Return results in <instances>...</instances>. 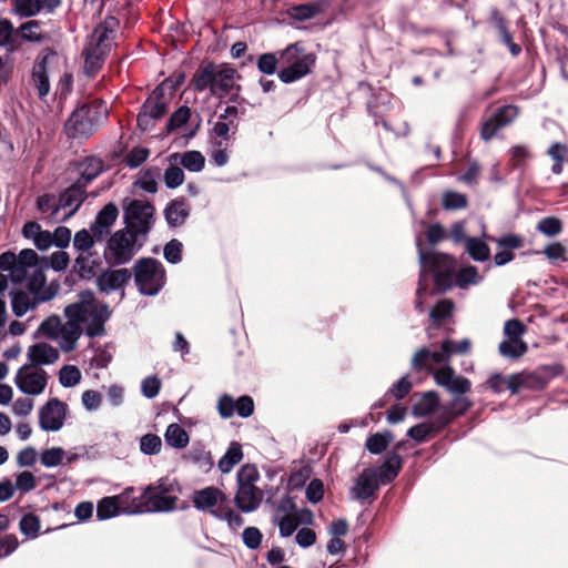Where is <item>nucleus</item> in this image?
<instances>
[{"mask_svg":"<svg viewBox=\"0 0 568 568\" xmlns=\"http://www.w3.org/2000/svg\"><path fill=\"white\" fill-rule=\"evenodd\" d=\"M417 247L420 263V275L415 306L423 312L422 297L427 291V273L433 275L434 282L438 288H448L453 286V276L457 264L456 261L447 254L436 252L425 253L420 247L419 239H417Z\"/></svg>","mask_w":568,"mask_h":568,"instance_id":"nucleus-1","label":"nucleus"},{"mask_svg":"<svg viewBox=\"0 0 568 568\" xmlns=\"http://www.w3.org/2000/svg\"><path fill=\"white\" fill-rule=\"evenodd\" d=\"M67 312L77 317L79 325L89 337L102 336L104 325L111 316L109 306L99 302L90 291L82 292L79 301L67 306Z\"/></svg>","mask_w":568,"mask_h":568,"instance_id":"nucleus-2","label":"nucleus"},{"mask_svg":"<svg viewBox=\"0 0 568 568\" xmlns=\"http://www.w3.org/2000/svg\"><path fill=\"white\" fill-rule=\"evenodd\" d=\"M113 45L114 30L109 22L98 24L87 38L82 50V70L88 78H93L100 72Z\"/></svg>","mask_w":568,"mask_h":568,"instance_id":"nucleus-3","label":"nucleus"},{"mask_svg":"<svg viewBox=\"0 0 568 568\" xmlns=\"http://www.w3.org/2000/svg\"><path fill=\"white\" fill-rule=\"evenodd\" d=\"M108 106L103 102L79 105L65 122V133L71 139H88L108 118Z\"/></svg>","mask_w":568,"mask_h":568,"instance_id":"nucleus-4","label":"nucleus"},{"mask_svg":"<svg viewBox=\"0 0 568 568\" xmlns=\"http://www.w3.org/2000/svg\"><path fill=\"white\" fill-rule=\"evenodd\" d=\"M281 70L277 75L283 83H293L312 72L316 55L306 52L303 44L295 42L278 51Z\"/></svg>","mask_w":568,"mask_h":568,"instance_id":"nucleus-5","label":"nucleus"},{"mask_svg":"<svg viewBox=\"0 0 568 568\" xmlns=\"http://www.w3.org/2000/svg\"><path fill=\"white\" fill-rule=\"evenodd\" d=\"M14 284H26L29 292H39L45 286L42 262L32 248H24L18 254V261L10 273Z\"/></svg>","mask_w":568,"mask_h":568,"instance_id":"nucleus-6","label":"nucleus"},{"mask_svg":"<svg viewBox=\"0 0 568 568\" xmlns=\"http://www.w3.org/2000/svg\"><path fill=\"white\" fill-rule=\"evenodd\" d=\"M260 479V473L256 466L252 464L243 465L236 474L237 491L235 494V504L244 513L256 510L263 499V493L256 487Z\"/></svg>","mask_w":568,"mask_h":568,"instance_id":"nucleus-7","label":"nucleus"},{"mask_svg":"<svg viewBox=\"0 0 568 568\" xmlns=\"http://www.w3.org/2000/svg\"><path fill=\"white\" fill-rule=\"evenodd\" d=\"M154 212L155 209L150 202L131 200L124 206V230L144 242L154 224Z\"/></svg>","mask_w":568,"mask_h":568,"instance_id":"nucleus-8","label":"nucleus"},{"mask_svg":"<svg viewBox=\"0 0 568 568\" xmlns=\"http://www.w3.org/2000/svg\"><path fill=\"white\" fill-rule=\"evenodd\" d=\"M135 283L141 294L156 295L165 283V270L161 262L148 257L134 265Z\"/></svg>","mask_w":568,"mask_h":568,"instance_id":"nucleus-9","label":"nucleus"},{"mask_svg":"<svg viewBox=\"0 0 568 568\" xmlns=\"http://www.w3.org/2000/svg\"><path fill=\"white\" fill-rule=\"evenodd\" d=\"M143 241L135 239L133 234L125 230L116 231L106 243L104 258L110 265H123L129 263Z\"/></svg>","mask_w":568,"mask_h":568,"instance_id":"nucleus-10","label":"nucleus"},{"mask_svg":"<svg viewBox=\"0 0 568 568\" xmlns=\"http://www.w3.org/2000/svg\"><path fill=\"white\" fill-rule=\"evenodd\" d=\"M179 488L174 480L161 478L155 485L144 488L148 513H165L176 508Z\"/></svg>","mask_w":568,"mask_h":568,"instance_id":"nucleus-11","label":"nucleus"},{"mask_svg":"<svg viewBox=\"0 0 568 568\" xmlns=\"http://www.w3.org/2000/svg\"><path fill=\"white\" fill-rule=\"evenodd\" d=\"M32 296L21 290L10 292L11 308L17 317H22L29 311L34 310L40 303L52 300L57 293L51 286H43L39 292H30Z\"/></svg>","mask_w":568,"mask_h":568,"instance_id":"nucleus-12","label":"nucleus"},{"mask_svg":"<svg viewBox=\"0 0 568 568\" xmlns=\"http://www.w3.org/2000/svg\"><path fill=\"white\" fill-rule=\"evenodd\" d=\"M16 385L23 394L39 395L47 386V373L40 367L24 365L17 372Z\"/></svg>","mask_w":568,"mask_h":568,"instance_id":"nucleus-13","label":"nucleus"},{"mask_svg":"<svg viewBox=\"0 0 568 568\" xmlns=\"http://www.w3.org/2000/svg\"><path fill=\"white\" fill-rule=\"evenodd\" d=\"M518 115V108L507 104L495 110L483 123L480 136L484 141L491 140L496 133L509 125Z\"/></svg>","mask_w":568,"mask_h":568,"instance_id":"nucleus-14","label":"nucleus"},{"mask_svg":"<svg viewBox=\"0 0 568 568\" xmlns=\"http://www.w3.org/2000/svg\"><path fill=\"white\" fill-rule=\"evenodd\" d=\"M67 405L58 398L48 400L39 410V425L45 432H58L63 427Z\"/></svg>","mask_w":568,"mask_h":568,"instance_id":"nucleus-15","label":"nucleus"},{"mask_svg":"<svg viewBox=\"0 0 568 568\" xmlns=\"http://www.w3.org/2000/svg\"><path fill=\"white\" fill-rule=\"evenodd\" d=\"M85 199L87 189L75 182L59 194L58 203L63 222H67L79 211Z\"/></svg>","mask_w":568,"mask_h":568,"instance_id":"nucleus-16","label":"nucleus"},{"mask_svg":"<svg viewBox=\"0 0 568 568\" xmlns=\"http://www.w3.org/2000/svg\"><path fill=\"white\" fill-rule=\"evenodd\" d=\"M433 375L437 385L445 387L454 395H464L471 388L470 381L464 376L456 375L448 365L434 371Z\"/></svg>","mask_w":568,"mask_h":568,"instance_id":"nucleus-17","label":"nucleus"},{"mask_svg":"<svg viewBox=\"0 0 568 568\" xmlns=\"http://www.w3.org/2000/svg\"><path fill=\"white\" fill-rule=\"evenodd\" d=\"M225 500V495L213 486L196 490L193 495L194 507L203 511L209 510L215 517H222L221 505Z\"/></svg>","mask_w":568,"mask_h":568,"instance_id":"nucleus-18","label":"nucleus"},{"mask_svg":"<svg viewBox=\"0 0 568 568\" xmlns=\"http://www.w3.org/2000/svg\"><path fill=\"white\" fill-rule=\"evenodd\" d=\"M379 486L376 468H364L355 479L354 486L349 490L351 499L366 500L375 495Z\"/></svg>","mask_w":568,"mask_h":568,"instance_id":"nucleus-19","label":"nucleus"},{"mask_svg":"<svg viewBox=\"0 0 568 568\" xmlns=\"http://www.w3.org/2000/svg\"><path fill=\"white\" fill-rule=\"evenodd\" d=\"M454 341L445 339L442 343L440 349L430 352L427 347L418 349L412 359V367L415 371H422L426 368L428 361L430 359L434 364L447 363L452 356V346Z\"/></svg>","mask_w":568,"mask_h":568,"instance_id":"nucleus-20","label":"nucleus"},{"mask_svg":"<svg viewBox=\"0 0 568 568\" xmlns=\"http://www.w3.org/2000/svg\"><path fill=\"white\" fill-rule=\"evenodd\" d=\"M131 280V272L128 268H106L97 275V286L100 292L109 294L122 290Z\"/></svg>","mask_w":568,"mask_h":568,"instance_id":"nucleus-21","label":"nucleus"},{"mask_svg":"<svg viewBox=\"0 0 568 568\" xmlns=\"http://www.w3.org/2000/svg\"><path fill=\"white\" fill-rule=\"evenodd\" d=\"M64 315L67 322L61 325L55 341L63 352L69 353L77 347V343L83 333V327L79 325L77 317L71 316V314L67 312V307L64 308Z\"/></svg>","mask_w":568,"mask_h":568,"instance_id":"nucleus-22","label":"nucleus"},{"mask_svg":"<svg viewBox=\"0 0 568 568\" xmlns=\"http://www.w3.org/2000/svg\"><path fill=\"white\" fill-rule=\"evenodd\" d=\"M405 445L404 442L395 446V452L387 455L384 463L376 468L377 479L379 485H387L392 483L402 469V458L398 450Z\"/></svg>","mask_w":568,"mask_h":568,"instance_id":"nucleus-23","label":"nucleus"},{"mask_svg":"<svg viewBox=\"0 0 568 568\" xmlns=\"http://www.w3.org/2000/svg\"><path fill=\"white\" fill-rule=\"evenodd\" d=\"M119 210L114 203L105 204L97 214L90 231L97 239H101L110 233L111 226L115 223Z\"/></svg>","mask_w":568,"mask_h":568,"instance_id":"nucleus-24","label":"nucleus"},{"mask_svg":"<svg viewBox=\"0 0 568 568\" xmlns=\"http://www.w3.org/2000/svg\"><path fill=\"white\" fill-rule=\"evenodd\" d=\"M101 260L97 252L79 253L75 257L73 270L82 280H91L98 275Z\"/></svg>","mask_w":568,"mask_h":568,"instance_id":"nucleus-25","label":"nucleus"},{"mask_svg":"<svg viewBox=\"0 0 568 568\" xmlns=\"http://www.w3.org/2000/svg\"><path fill=\"white\" fill-rule=\"evenodd\" d=\"M60 4V0H12L16 14L29 18L38 14L43 8L52 11Z\"/></svg>","mask_w":568,"mask_h":568,"instance_id":"nucleus-26","label":"nucleus"},{"mask_svg":"<svg viewBox=\"0 0 568 568\" xmlns=\"http://www.w3.org/2000/svg\"><path fill=\"white\" fill-rule=\"evenodd\" d=\"M121 510L126 515H136L148 513L146 498L144 491L140 496H134V488L129 487L118 495Z\"/></svg>","mask_w":568,"mask_h":568,"instance_id":"nucleus-27","label":"nucleus"},{"mask_svg":"<svg viewBox=\"0 0 568 568\" xmlns=\"http://www.w3.org/2000/svg\"><path fill=\"white\" fill-rule=\"evenodd\" d=\"M36 206L41 216L50 223H62L58 197L54 194H42L37 197Z\"/></svg>","mask_w":568,"mask_h":568,"instance_id":"nucleus-28","label":"nucleus"},{"mask_svg":"<svg viewBox=\"0 0 568 568\" xmlns=\"http://www.w3.org/2000/svg\"><path fill=\"white\" fill-rule=\"evenodd\" d=\"M103 161L97 156H88L80 164V176L75 183L87 189L88 185L103 172Z\"/></svg>","mask_w":568,"mask_h":568,"instance_id":"nucleus-29","label":"nucleus"},{"mask_svg":"<svg viewBox=\"0 0 568 568\" xmlns=\"http://www.w3.org/2000/svg\"><path fill=\"white\" fill-rule=\"evenodd\" d=\"M28 357L32 366L53 364L59 358V352L53 346L39 343L29 347Z\"/></svg>","mask_w":568,"mask_h":568,"instance_id":"nucleus-30","label":"nucleus"},{"mask_svg":"<svg viewBox=\"0 0 568 568\" xmlns=\"http://www.w3.org/2000/svg\"><path fill=\"white\" fill-rule=\"evenodd\" d=\"M237 72L233 68L229 67H216L214 64V82H213V95L227 94L234 87V81Z\"/></svg>","mask_w":568,"mask_h":568,"instance_id":"nucleus-31","label":"nucleus"},{"mask_svg":"<svg viewBox=\"0 0 568 568\" xmlns=\"http://www.w3.org/2000/svg\"><path fill=\"white\" fill-rule=\"evenodd\" d=\"M190 214V206L184 199H176L170 202L165 210L164 216L168 224L172 227L182 225Z\"/></svg>","mask_w":568,"mask_h":568,"instance_id":"nucleus-32","label":"nucleus"},{"mask_svg":"<svg viewBox=\"0 0 568 568\" xmlns=\"http://www.w3.org/2000/svg\"><path fill=\"white\" fill-rule=\"evenodd\" d=\"M169 80H166L162 85L158 87L152 95L146 99L143 103L142 109L150 114V116L156 121L164 116L168 111V103L162 99L163 85L166 84Z\"/></svg>","mask_w":568,"mask_h":568,"instance_id":"nucleus-33","label":"nucleus"},{"mask_svg":"<svg viewBox=\"0 0 568 568\" xmlns=\"http://www.w3.org/2000/svg\"><path fill=\"white\" fill-rule=\"evenodd\" d=\"M214 63L209 62L201 65L192 78V84L194 90L199 92H203L209 90L211 95H213V82H214Z\"/></svg>","mask_w":568,"mask_h":568,"instance_id":"nucleus-34","label":"nucleus"},{"mask_svg":"<svg viewBox=\"0 0 568 568\" xmlns=\"http://www.w3.org/2000/svg\"><path fill=\"white\" fill-rule=\"evenodd\" d=\"M242 446L237 442H232L225 454L217 463L219 469L223 474H227L233 469L235 465H237L242 460Z\"/></svg>","mask_w":568,"mask_h":568,"instance_id":"nucleus-35","label":"nucleus"},{"mask_svg":"<svg viewBox=\"0 0 568 568\" xmlns=\"http://www.w3.org/2000/svg\"><path fill=\"white\" fill-rule=\"evenodd\" d=\"M443 423H420L407 430V436L414 439L417 443H424L428 438L435 436L440 428L443 427Z\"/></svg>","mask_w":568,"mask_h":568,"instance_id":"nucleus-36","label":"nucleus"},{"mask_svg":"<svg viewBox=\"0 0 568 568\" xmlns=\"http://www.w3.org/2000/svg\"><path fill=\"white\" fill-rule=\"evenodd\" d=\"M547 155L554 161L551 172L559 175L564 171V164L568 159V146L561 142H554L547 150Z\"/></svg>","mask_w":568,"mask_h":568,"instance_id":"nucleus-37","label":"nucleus"},{"mask_svg":"<svg viewBox=\"0 0 568 568\" xmlns=\"http://www.w3.org/2000/svg\"><path fill=\"white\" fill-rule=\"evenodd\" d=\"M439 399L435 392L425 393L414 405L413 414L417 417H426L438 407Z\"/></svg>","mask_w":568,"mask_h":568,"instance_id":"nucleus-38","label":"nucleus"},{"mask_svg":"<svg viewBox=\"0 0 568 568\" xmlns=\"http://www.w3.org/2000/svg\"><path fill=\"white\" fill-rule=\"evenodd\" d=\"M32 83L37 89L40 99H43L49 94L50 81L44 61L34 64L32 69Z\"/></svg>","mask_w":568,"mask_h":568,"instance_id":"nucleus-39","label":"nucleus"},{"mask_svg":"<svg viewBox=\"0 0 568 568\" xmlns=\"http://www.w3.org/2000/svg\"><path fill=\"white\" fill-rule=\"evenodd\" d=\"M165 442L169 446L182 449L189 444V435L179 424H170L164 434Z\"/></svg>","mask_w":568,"mask_h":568,"instance_id":"nucleus-40","label":"nucleus"},{"mask_svg":"<svg viewBox=\"0 0 568 568\" xmlns=\"http://www.w3.org/2000/svg\"><path fill=\"white\" fill-rule=\"evenodd\" d=\"M121 506L116 496L102 498L97 506V517L99 520H106L121 514Z\"/></svg>","mask_w":568,"mask_h":568,"instance_id":"nucleus-41","label":"nucleus"},{"mask_svg":"<svg viewBox=\"0 0 568 568\" xmlns=\"http://www.w3.org/2000/svg\"><path fill=\"white\" fill-rule=\"evenodd\" d=\"M480 282L481 276L478 274L475 266H467L455 271L453 276V285H456L460 288H466L469 285H476Z\"/></svg>","mask_w":568,"mask_h":568,"instance_id":"nucleus-42","label":"nucleus"},{"mask_svg":"<svg viewBox=\"0 0 568 568\" xmlns=\"http://www.w3.org/2000/svg\"><path fill=\"white\" fill-rule=\"evenodd\" d=\"M471 406V402L464 395H454L447 406V416L443 417V425H447L453 418L463 415Z\"/></svg>","mask_w":568,"mask_h":568,"instance_id":"nucleus-43","label":"nucleus"},{"mask_svg":"<svg viewBox=\"0 0 568 568\" xmlns=\"http://www.w3.org/2000/svg\"><path fill=\"white\" fill-rule=\"evenodd\" d=\"M527 349V344L523 339H504L498 346L500 355L511 359L521 357Z\"/></svg>","mask_w":568,"mask_h":568,"instance_id":"nucleus-44","label":"nucleus"},{"mask_svg":"<svg viewBox=\"0 0 568 568\" xmlns=\"http://www.w3.org/2000/svg\"><path fill=\"white\" fill-rule=\"evenodd\" d=\"M466 251L473 260L478 262H485L490 256L489 246L477 237L466 239Z\"/></svg>","mask_w":568,"mask_h":568,"instance_id":"nucleus-45","label":"nucleus"},{"mask_svg":"<svg viewBox=\"0 0 568 568\" xmlns=\"http://www.w3.org/2000/svg\"><path fill=\"white\" fill-rule=\"evenodd\" d=\"M41 525L40 519L34 514H26L21 517L19 523V529L22 535L29 539H34L39 536Z\"/></svg>","mask_w":568,"mask_h":568,"instance_id":"nucleus-46","label":"nucleus"},{"mask_svg":"<svg viewBox=\"0 0 568 568\" xmlns=\"http://www.w3.org/2000/svg\"><path fill=\"white\" fill-rule=\"evenodd\" d=\"M180 164L190 172H200L205 164V158L199 151H186L180 155Z\"/></svg>","mask_w":568,"mask_h":568,"instance_id":"nucleus-47","label":"nucleus"},{"mask_svg":"<svg viewBox=\"0 0 568 568\" xmlns=\"http://www.w3.org/2000/svg\"><path fill=\"white\" fill-rule=\"evenodd\" d=\"M392 439L393 436L389 432L384 434L376 433L366 439L365 446L371 454L378 455L386 450Z\"/></svg>","mask_w":568,"mask_h":568,"instance_id":"nucleus-48","label":"nucleus"},{"mask_svg":"<svg viewBox=\"0 0 568 568\" xmlns=\"http://www.w3.org/2000/svg\"><path fill=\"white\" fill-rule=\"evenodd\" d=\"M81 381V372L75 365H64L59 372V382L63 387H74Z\"/></svg>","mask_w":568,"mask_h":568,"instance_id":"nucleus-49","label":"nucleus"},{"mask_svg":"<svg viewBox=\"0 0 568 568\" xmlns=\"http://www.w3.org/2000/svg\"><path fill=\"white\" fill-rule=\"evenodd\" d=\"M442 205L445 210H460L467 206V197L458 192L446 191L442 196Z\"/></svg>","mask_w":568,"mask_h":568,"instance_id":"nucleus-50","label":"nucleus"},{"mask_svg":"<svg viewBox=\"0 0 568 568\" xmlns=\"http://www.w3.org/2000/svg\"><path fill=\"white\" fill-rule=\"evenodd\" d=\"M320 9L316 4H298L288 9V14L292 19L298 21H306L314 18Z\"/></svg>","mask_w":568,"mask_h":568,"instance_id":"nucleus-51","label":"nucleus"},{"mask_svg":"<svg viewBox=\"0 0 568 568\" xmlns=\"http://www.w3.org/2000/svg\"><path fill=\"white\" fill-rule=\"evenodd\" d=\"M537 230L544 235L552 237L562 231V223L558 217L547 216L538 222Z\"/></svg>","mask_w":568,"mask_h":568,"instance_id":"nucleus-52","label":"nucleus"},{"mask_svg":"<svg viewBox=\"0 0 568 568\" xmlns=\"http://www.w3.org/2000/svg\"><path fill=\"white\" fill-rule=\"evenodd\" d=\"M94 239H97L93 233L91 234L88 230L82 229L74 234L73 237V247L79 252H91L94 245Z\"/></svg>","mask_w":568,"mask_h":568,"instance_id":"nucleus-53","label":"nucleus"},{"mask_svg":"<svg viewBox=\"0 0 568 568\" xmlns=\"http://www.w3.org/2000/svg\"><path fill=\"white\" fill-rule=\"evenodd\" d=\"M161 447L162 440L158 435L146 434L140 438V450L144 455H158Z\"/></svg>","mask_w":568,"mask_h":568,"instance_id":"nucleus-54","label":"nucleus"},{"mask_svg":"<svg viewBox=\"0 0 568 568\" xmlns=\"http://www.w3.org/2000/svg\"><path fill=\"white\" fill-rule=\"evenodd\" d=\"M160 172L158 169L155 170H146L135 182V184L143 191L148 193H155L158 191V182L156 179Z\"/></svg>","mask_w":568,"mask_h":568,"instance_id":"nucleus-55","label":"nucleus"},{"mask_svg":"<svg viewBox=\"0 0 568 568\" xmlns=\"http://www.w3.org/2000/svg\"><path fill=\"white\" fill-rule=\"evenodd\" d=\"M61 321H60V317L59 316H50L48 317L47 320H44L40 326H39V332L50 338V339H53L55 341L58 335H59V332H60V328H61Z\"/></svg>","mask_w":568,"mask_h":568,"instance_id":"nucleus-56","label":"nucleus"},{"mask_svg":"<svg viewBox=\"0 0 568 568\" xmlns=\"http://www.w3.org/2000/svg\"><path fill=\"white\" fill-rule=\"evenodd\" d=\"M63 457L64 450L61 447H52L42 452L40 462L44 467L51 468L60 465Z\"/></svg>","mask_w":568,"mask_h":568,"instance_id":"nucleus-57","label":"nucleus"},{"mask_svg":"<svg viewBox=\"0 0 568 568\" xmlns=\"http://www.w3.org/2000/svg\"><path fill=\"white\" fill-rule=\"evenodd\" d=\"M191 116V110L189 106H180L169 119L166 130L173 132L184 125Z\"/></svg>","mask_w":568,"mask_h":568,"instance_id":"nucleus-58","label":"nucleus"},{"mask_svg":"<svg viewBox=\"0 0 568 568\" xmlns=\"http://www.w3.org/2000/svg\"><path fill=\"white\" fill-rule=\"evenodd\" d=\"M280 64V55L276 53H263L257 59V69L264 74H274Z\"/></svg>","mask_w":568,"mask_h":568,"instance_id":"nucleus-59","label":"nucleus"},{"mask_svg":"<svg viewBox=\"0 0 568 568\" xmlns=\"http://www.w3.org/2000/svg\"><path fill=\"white\" fill-rule=\"evenodd\" d=\"M182 250L183 245L179 240L173 239L168 242L163 250L166 262L171 264L180 263L182 261Z\"/></svg>","mask_w":568,"mask_h":568,"instance_id":"nucleus-60","label":"nucleus"},{"mask_svg":"<svg viewBox=\"0 0 568 568\" xmlns=\"http://www.w3.org/2000/svg\"><path fill=\"white\" fill-rule=\"evenodd\" d=\"M510 163L514 168H523L525 163L531 158V153L526 145H514L509 150Z\"/></svg>","mask_w":568,"mask_h":568,"instance_id":"nucleus-61","label":"nucleus"},{"mask_svg":"<svg viewBox=\"0 0 568 568\" xmlns=\"http://www.w3.org/2000/svg\"><path fill=\"white\" fill-rule=\"evenodd\" d=\"M526 332V326L516 318H511L505 322L504 335L506 339H521V336Z\"/></svg>","mask_w":568,"mask_h":568,"instance_id":"nucleus-62","label":"nucleus"},{"mask_svg":"<svg viewBox=\"0 0 568 568\" xmlns=\"http://www.w3.org/2000/svg\"><path fill=\"white\" fill-rule=\"evenodd\" d=\"M150 155V151L146 148L138 146L133 148L125 158V163L129 168L135 169L144 163Z\"/></svg>","mask_w":568,"mask_h":568,"instance_id":"nucleus-63","label":"nucleus"},{"mask_svg":"<svg viewBox=\"0 0 568 568\" xmlns=\"http://www.w3.org/2000/svg\"><path fill=\"white\" fill-rule=\"evenodd\" d=\"M163 179L169 189H175L183 183L184 172L181 168L171 165L165 170Z\"/></svg>","mask_w":568,"mask_h":568,"instance_id":"nucleus-64","label":"nucleus"}]
</instances>
